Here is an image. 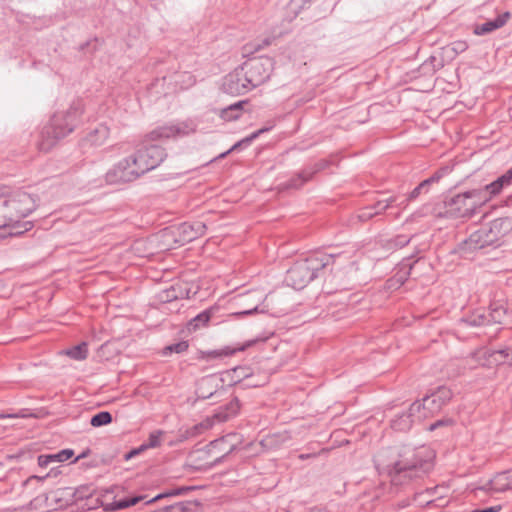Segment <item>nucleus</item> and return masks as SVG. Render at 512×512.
Masks as SVG:
<instances>
[{
  "mask_svg": "<svg viewBox=\"0 0 512 512\" xmlns=\"http://www.w3.org/2000/svg\"><path fill=\"white\" fill-rule=\"evenodd\" d=\"M186 134V130H173L172 134L151 130L140 147L120 160L106 173V181L109 184H119L137 180L157 168L167 157L166 149L160 144L154 143L155 141L164 143L171 137L177 138Z\"/></svg>",
  "mask_w": 512,
  "mask_h": 512,
  "instance_id": "1",
  "label": "nucleus"
},
{
  "mask_svg": "<svg viewBox=\"0 0 512 512\" xmlns=\"http://www.w3.org/2000/svg\"><path fill=\"white\" fill-rule=\"evenodd\" d=\"M374 462L378 470L388 474L395 486L420 478L432 468V462L423 459L418 449L406 445L380 450Z\"/></svg>",
  "mask_w": 512,
  "mask_h": 512,
  "instance_id": "2",
  "label": "nucleus"
},
{
  "mask_svg": "<svg viewBox=\"0 0 512 512\" xmlns=\"http://www.w3.org/2000/svg\"><path fill=\"white\" fill-rule=\"evenodd\" d=\"M326 253H314L299 260L287 271L286 281L294 289L304 288L314 279L325 276V266L332 262Z\"/></svg>",
  "mask_w": 512,
  "mask_h": 512,
  "instance_id": "3",
  "label": "nucleus"
},
{
  "mask_svg": "<svg viewBox=\"0 0 512 512\" xmlns=\"http://www.w3.org/2000/svg\"><path fill=\"white\" fill-rule=\"evenodd\" d=\"M332 262L325 266V285L328 293H334L352 288V280L357 271L355 262L345 252L327 254Z\"/></svg>",
  "mask_w": 512,
  "mask_h": 512,
  "instance_id": "4",
  "label": "nucleus"
},
{
  "mask_svg": "<svg viewBox=\"0 0 512 512\" xmlns=\"http://www.w3.org/2000/svg\"><path fill=\"white\" fill-rule=\"evenodd\" d=\"M7 208L12 222L11 234H22L33 227L31 221L22 222L37 207V197L25 191L18 190L12 193H5Z\"/></svg>",
  "mask_w": 512,
  "mask_h": 512,
  "instance_id": "5",
  "label": "nucleus"
},
{
  "mask_svg": "<svg viewBox=\"0 0 512 512\" xmlns=\"http://www.w3.org/2000/svg\"><path fill=\"white\" fill-rule=\"evenodd\" d=\"M452 391L446 386H438L426 394L421 401L411 404L412 411H418V421L439 413L452 399Z\"/></svg>",
  "mask_w": 512,
  "mask_h": 512,
  "instance_id": "6",
  "label": "nucleus"
},
{
  "mask_svg": "<svg viewBox=\"0 0 512 512\" xmlns=\"http://www.w3.org/2000/svg\"><path fill=\"white\" fill-rule=\"evenodd\" d=\"M247 79L246 83L254 89L265 83L274 69V60L268 56H258L247 59L242 65Z\"/></svg>",
  "mask_w": 512,
  "mask_h": 512,
  "instance_id": "7",
  "label": "nucleus"
},
{
  "mask_svg": "<svg viewBox=\"0 0 512 512\" xmlns=\"http://www.w3.org/2000/svg\"><path fill=\"white\" fill-rule=\"evenodd\" d=\"M495 244L486 226H482L458 245L457 252L461 257L468 258L472 252Z\"/></svg>",
  "mask_w": 512,
  "mask_h": 512,
  "instance_id": "8",
  "label": "nucleus"
},
{
  "mask_svg": "<svg viewBox=\"0 0 512 512\" xmlns=\"http://www.w3.org/2000/svg\"><path fill=\"white\" fill-rule=\"evenodd\" d=\"M246 79L244 70L239 66L223 78L221 89L224 93L232 96L245 94L253 89L249 83H246Z\"/></svg>",
  "mask_w": 512,
  "mask_h": 512,
  "instance_id": "9",
  "label": "nucleus"
},
{
  "mask_svg": "<svg viewBox=\"0 0 512 512\" xmlns=\"http://www.w3.org/2000/svg\"><path fill=\"white\" fill-rule=\"evenodd\" d=\"M444 209L446 217L449 218H470L473 216V206L470 205L465 192L446 197Z\"/></svg>",
  "mask_w": 512,
  "mask_h": 512,
  "instance_id": "10",
  "label": "nucleus"
},
{
  "mask_svg": "<svg viewBox=\"0 0 512 512\" xmlns=\"http://www.w3.org/2000/svg\"><path fill=\"white\" fill-rule=\"evenodd\" d=\"M512 490V469L496 473L485 485L473 490L478 496L479 492L503 493Z\"/></svg>",
  "mask_w": 512,
  "mask_h": 512,
  "instance_id": "11",
  "label": "nucleus"
},
{
  "mask_svg": "<svg viewBox=\"0 0 512 512\" xmlns=\"http://www.w3.org/2000/svg\"><path fill=\"white\" fill-rule=\"evenodd\" d=\"M332 164L330 159H321L312 165L304 167L294 177L288 180L286 187L298 189L312 179L313 175L327 169Z\"/></svg>",
  "mask_w": 512,
  "mask_h": 512,
  "instance_id": "12",
  "label": "nucleus"
},
{
  "mask_svg": "<svg viewBox=\"0 0 512 512\" xmlns=\"http://www.w3.org/2000/svg\"><path fill=\"white\" fill-rule=\"evenodd\" d=\"M223 379L215 374L202 377L196 386V395L199 399H209L213 397L219 389H223Z\"/></svg>",
  "mask_w": 512,
  "mask_h": 512,
  "instance_id": "13",
  "label": "nucleus"
},
{
  "mask_svg": "<svg viewBox=\"0 0 512 512\" xmlns=\"http://www.w3.org/2000/svg\"><path fill=\"white\" fill-rule=\"evenodd\" d=\"M489 317L491 323L512 326V307L505 301H493L489 306Z\"/></svg>",
  "mask_w": 512,
  "mask_h": 512,
  "instance_id": "14",
  "label": "nucleus"
},
{
  "mask_svg": "<svg viewBox=\"0 0 512 512\" xmlns=\"http://www.w3.org/2000/svg\"><path fill=\"white\" fill-rule=\"evenodd\" d=\"M74 489L71 487H62L49 492L46 495V501L49 506L55 510L65 509L74 505Z\"/></svg>",
  "mask_w": 512,
  "mask_h": 512,
  "instance_id": "15",
  "label": "nucleus"
},
{
  "mask_svg": "<svg viewBox=\"0 0 512 512\" xmlns=\"http://www.w3.org/2000/svg\"><path fill=\"white\" fill-rule=\"evenodd\" d=\"M72 131L73 130H41L37 140V147L40 151L48 152Z\"/></svg>",
  "mask_w": 512,
  "mask_h": 512,
  "instance_id": "16",
  "label": "nucleus"
},
{
  "mask_svg": "<svg viewBox=\"0 0 512 512\" xmlns=\"http://www.w3.org/2000/svg\"><path fill=\"white\" fill-rule=\"evenodd\" d=\"M486 229L497 244L505 235L512 231V219L509 217L494 219L486 226Z\"/></svg>",
  "mask_w": 512,
  "mask_h": 512,
  "instance_id": "17",
  "label": "nucleus"
},
{
  "mask_svg": "<svg viewBox=\"0 0 512 512\" xmlns=\"http://www.w3.org/2000/svg\"><path fill=\"white\" fill-rule=\"evenodd\" d=\"M240 408L241 405L238 397H233L230 402L218 407L215 410L214 414L212 415V419L217 423L226 422L238 415Z\"/></svg>",
  "mask_w": 512,
  "mask_h": 512,
  "instance_id": "18",
  "label": "nucleus"
},
{
  "mask_svg": "<svg viewBox=\"0 0 512 512\" xmlns=\"http://www.w3.org/2000/svg\"><path fill=\"white\" fill-rule=\"evenodd\" d=\"M240 408L241 405L238 397H233L230 402L218 407L215 410L214 414L212 415V419L217 423L226 422L238 415Z\"/></svg>",
  "mask_w": 512,
  "mask_h": 512,
  "instance_id": "19",
  "label": "nucleus"
},
{
  "mask_svg": "<svg viewBox=\"0 0 512 512\" xmlns=\"http://www.w3.org/2000/svg\"><path fill=\"white\" fill-rule=\"evenodd\" d=\"M512 17L509 11L499 14L496 18L487 20L486 22L476 25L474 34L485 35L503 27L507 21Z\"/></svg>",
  "mask_w": 512,
  "mask_h": 512,
  "instance_id": "20",
  "label": "nucleus"
},
{
  "mask_svg": "<svg viewBox=\"0 0 512 512\" xmlns=\"http://www.w3.org/2000/svg\"><path fill=\"white\" fill-rule=\"evenodd\" d=\"M415 420H418V411H412L410 406L407 412L396 415L390 426L395 431L406 432L410 430Z\"/></svg>",
  "mask_w": 512,
  "mask_h": 512,
  "instance_id": "21",
  "label": "nucleus"
},
{
  "mask_svg": "<svg viewBox=\"0 0 512 512\" xmlns=\"http://www.w3.org/2000/svg\"><path fill=\"white\" fill-rule=\"evenodd\" d=\"M467 199L470 202V205L473 206V215L476 213L477 209L483 206L492 196L490 194V190H486V185L483 188L473 189L465 192Z\"/></svg>",
  "mask_w": 512,
  "mask_h": 512,
  "instance_id": "22",
  "label": "nucleus"
},
{
  "mask_svg": "<svg viewBox=\"0 0 512 512\" xmlns=\"http://www.w3.org/2000/svg\"><path fill=\"white\" fill-rule=\"evenodd\" d=\"M144 499H146L145 495L129 496L120 500H114L110 503L100 502V504L105 511H117L134 506Z\"/></svg>",
  "mask_w": 512,
  "mask_h": 512,
  "instance_id": "23",
  "label": "nucleus"
},
{
  "mask_svg": "<svg viewBox=\"0 0 512 512\" xmlns=\"http://www.w3.org/2000/svg\"><path fill=\"white\" fill-rule=\"evenodd\" d=\"M206 225L201 221H196L191 224L183 223L180 226L181 233L184 241H192L199 236H202L205 232Z\"/></svg>",
  "mask_w": 512,
  "mask_h": 512,
  "instance_id": "24",
  "label": "nucleus"
},
{
  "mask_svg": "<svg viewBox=\"0 0 512 512\" xmlns=\"http://www.w3.org/2000/svg\"><path fill=\"white\" fill-rule=\"evenodd\" d=\"M443 176V171L435 172L431 177L422 181L418 186H416L409 194L408 198L405 199L400 204L413 201L419 197L421 193H427L431 184L438 182Z\"/></svg>",
  "mask_w": 512,
  "mask_h": 512,
  "instance_id": "25",
  "label": "nucleus"
},
{
  "mask_svg": "<svg viewBox=\"0 0 512 512\" xmlns=\"http://www.w3.org/2000/svg\"><path fill=\"white\" fill-rule=\"evenodd\" d=\"M216 311H217L216 307H210V308L202 311L198 315H196L194 318H192L188 322V324H187L188 331L192 332V331H196L202 327H206Z\"/></svg>",
  "mask_w": 512,
  "mask_h": 512,
  "instance_id": "26",
  "label": "nucleus"
},
{
  "mask_svg": "<svg viewBox=\"0 0 512 512\" xmlns=\"http://www.w3.org/2000/svg\"><path fill=\"white\" fill-rule=\"evenodd\" d=\"M266 130H257L256 132L252 133L251 135L237 141L234 145L231 146L227 151L220 153L217 157L212 159L210 162H214L218 159H223L227 155H229L231 152L234 151H240L246 147H248L258 136L260 133L265 132Z\"/></svg>",
  "mask_w": 512,
  "mask_h": 512,
  "instance_id": "27",
  "label": "nucleus"
},
{
  "mask_svg": "<svg viewBox=\"0 0 512 512\" xmlns=\"http://www.w3.org/2000/svg\"><path fill=\"white\" fill-rule=\"evenodd\" d=\"M83 112V104L81 100L74 101L70 108L64 115L65 124L63 125H54L52 128H73L74 120L79 117Z\"/></svg>",
  "mask_w": 512,
  "mask_h": 512,
  "instance_id": "28",
  "label": "nucleus"
},
{
  "mask_svg": "<svg viewBox=\"0 0 512 512\" xmlns=\"http://www.w3.org/2000/svg\"><path fill=\"white\" fill-rule=\"evenodd\" d=\"M109 130H91L82 140L83 146H102L108 139Z\"/></svg>",
  "mask_w": 512,
  "mask_h": 512,
  "instance_id": "29",
  "label": "nucleus"
},
{
  "mask_svg": "<svg viewBox=\"0 0 512 512\" xmlns=\"http://www.w3.org/2000/svg\"><path fill=\"white\" fill-rule=\"evenodd\" d=\"M244 349H245V347H241L238 349L225 347V348L218 349V350L201 351L199 359L208 360V361L212 360V359H221L224 357L232 356L233 354L236 353V351H242Z\"/></svg>",
  "mask_w": 512,
  "mask_h": 512,
  "instance_id": "30",
  "label": "nucleus"
},
{
  "mask_svg": "<svg viewBox=\"0 0 512 512\" xmlns=\"http://www.w3.org/2000/svg\"><path fill=\"white\" fill-rule=\"evenodd\" d=\"M512 175L509 171L498 177L495 181L486 185V190H490V194L497 195L501 192L504 186L511 184Z\"/></svg>",
  "mask_w": 512,
  "mask_h": 512,
  "instance_id": "31",
  "label": "nucleus"
},
{
  "mask_svg": "<svg viewBox=\"0 0 512 512\" xmlns=\"http://www.w3.org/2000/svg\"><path fill=\"white\" fill-rule=\"evenodd\" d=\"M200 503L197 501H182L165 506L168 512H197Z\"/></svg>",
  "mask_w": 512,
  "mask_h": 512,
  "instance_id": "32",
  "label": "nucleus"
},
{
  "mask_svg": "<svg viewBox=\"0 0 512 512\" xmlns=\"http://www.w3.org/2000/svg\"><path fill=\"white\" fill-rule=\"evenodd\" d=\"M193 489H194V487H192V486H182V487L170 489V490L160 493V494L156 495L155 497L147 500L145 502V504H152L154 502H157L161 499L168 498V497L184 495Z\"/></svg>",
  "mask_w": 512,
  "mask_h": 512,
  "instance_id": "33",
  "label": "nucleus"
},
{
  "mask_svg": "<svg viewBox=\"0 0 512 512\" xmlns=\"http://www.w3.org/2000/svg\"><path fill=\"white\" fill-rule=\"evenodd\" d=\"M5 192L0 188V228L10 227L12 229V222L6 205Z\"/></svg>",
  "mask_w": 512,
  "mask_h": 512,
  "instance_id": "34",
  "label": "nucleus"
},
{
  "mask_svg": "<svg viewBox=\"0 0 512 512\" xmlns=\"http://www.w3.org/2000/svg\"><path fill=\"white\" fill-rule=\"evenodd\" d=\"M464 322L470 326H481L491 323L489 313L486 314L482 310H476L471 315H468Z\"/></svg>",
  "mask_w": 512,
  "mask_h": 512,
  "instance_id": "35",
  "label": "nucleus"
},
{
  "mask_svg": "<svg viewBox=\"0 0 512 512\" xmlns=\"http://www.w3.org/2000/svg\"><path fill=\"white\" fill-rule=\"evenodd\" d=\"M66 354L74 360H84L88 356V346L86 342L73 346L66 351Z\"/></svg>",
  "mask_w": 512,
  "mask_h": 512,
  "instance_id": "36",
  "label": "nucleus"
},
{
  "mask_svg": "<svg viewBox=\"0 0 512 512\" xmlns=\"http://www.w3.org/2000/svg\"><path fill=\"white\" fill-rule=\"evenodd\" d=\"M112 420L113 418L110 412L100 411L92 416L90 424L93 427H101L110 424Z\"/></svg>",
  "mask_w": 512,
  "mask_h": 512,
  "instance_id": "37",
  "label": "nucleus"
},
{
  "mask_svg": "<svg viewBox=\"0 0 512 512\" xmlns=\"http://www.w3.org/2000/svg\"><path fill=\"white\" fill-rule=\"evenodd\" d=\"M164 432L162 430H156L149 434L147 441L142 443V447L146 451L147 449L157 448L161 445V438Z\"/></svg>",
  "mask_w": 512,
  "mask_h": 512,
  "instance_id": "38",
  "label": "nucleus"
},
{
  "mask_svg": "<svg viewBox=\"0 0 512 512\" xmlns=\"http://www.w3.org/2000/svg\"><path fill=\"white\" fill-rule=\"evenodd\" d=\"M491 355L499 356L496 358L502 364L512 366V346H507L503 349L494 351Z\"/></svg>",
  "mask_w": 512,
  "mask_h": 512,
  "instance_id": "39",
  "label": "nucleus"
},
{
  "mask_svg": "<svg viewBox=\"0 0 512 512\" xmlns=\"http://www.w3.org/2000/svg\"><path fill=\"white\" fill-rule=\"evenodd\" d=\"M419 261H420V258L415 260L413 263H407L406 265L409 266V271L404 273L403 275H396L393 278L389 279L388 280L389 287H393L396 285H397V287L402 286L407 279V275L411 273V270L414 268V265L417 264Z\"/></svg>",
  "mask_w": 512,
  "mask_h": 512,
  "instance_id": "40",
  "label": "nucleus"
},
{
  "mask_svg": "<svg viewBox=\"0 0 512 512\" xmlns=\"http://www.w3.org/2000/svg\"><path fill=\"white\" fill-rule=\"evenodd\" d=\"M396 200V197H390L386 200H379L370 207L374 208L373 211L377 212V215H380L384 213L389 207H391L396 202Z\"/></svg>",
  "mask_w": 512,
  "mask_h": 512,
  "instance_id": "41",
  "label": "nucleus"
},
{
  "mask_svg": "<svg viewBox=\"0 0 512 512\" xmlns=\"http://www.w3.org/2000/svg\"><path fill=\"white\" fill-rule=\"evenodd\" d=\"M189 347L188 341L182 340L177 343L171 344L167 347H165V353H183L185 352Z\"/></svg>",
  "mask_w": 512,
  "mask_h": 512,
  "instance_id": "42",
  "label": "nucleus"
},
{
  "mask_svg": "<svg viewBox=\"0 0 512 512\" xmlns=\"http://www.w3.org/2000/svg\"><path fill=\"white\" fill-rule=\"evenodd\" d=\"M74 497H73V500H74V504H76L78 501L80 500H84V499H87V500H93L91 498V493L89 491V488L86 487V486H81L77 489H74Z\"/></svg>",
  "mask_w": 512,
  "mask_h": 512,
  "instance_id": "43",
  "label": "nucleus"
},
{
  "mask_svg": "<svg viewBox=\"0 0 512 512\" xmlns=\"http://www.w3.org/2000/svg\"><path fill=\"white\" fill-rule=\"evenodd\" d=\"M52 456L53 462H65L69 460L74 455V450L72 449H63L55 454H50Z\"/></svg>",
  "mask_w": 512,
  "mask_h": 512,
  "instance_id": "44",
  "label": "nucleus"
},
{
  "mask_svg": "<svg viewBox=\"0 0 512 512\" xmlns=\"http://www.w3.org/2000/svg\"><path fill=\"white\" fill-rule=\"evenodd\" d=\"M454 420L452 418H443L435 421L434 423L430 424L428 427L429 431H434L436 429L442 428V427H452L454 425Z\"/></svg>",
  "mask_w": 512,
  "mask_h": 512,
  "instance_id": "45",
  "label": "nucleus"
},
{
  "mask_svg": "<svg viewBox=\"0 0 512 512\" xmlns=\"http://www.w3.org/2000/svg\"><path fill=\"white\" fill-rule=\"evenodd\" d=\"M410 241L411 238L405 235H397L394 239H392L391 245L395 248H403L408 245Z\"/></svg>",
  "mask_w": 512,
  "mask_h": 512,
  "instance_id": "46",
  "label": "nucleus"
},
{
  "mask_svg": "<svg viewBox=\"0 0 512 512\" xmlns=\"http://www.w3.org/2000/svg\"><path fill=\"white\" fill-rule=\"evenodd\" d=\"M373 209L374 208H371L370 206L363 208L358 214L359 220L364 222L377 216V212H374Z\"/></svg>",
  "mask_w": 512,
  "mask_h": 512,
  "instance_id": "47",
  "label": "nucleus"
},
{
  "mask_svg": "<svg viewBox=\"0 0 512 512\" xmlns=\"http://www.w3.org/2000/svg\"><path fill=\"white\" fill-rule=\"evenodd\" d=\"M239 117H240V114L237 112H233L232 108H224V109H222V111L220 113V118H222L223 120H227V121H230L233 119H238Z\"/></svg>",
  "mask_w": 512,
  "mask_h": 512,
  "instance_id": "48",
  "label": "nucleus"
},
{
  "mask_svg": "<svg viewBox=\"0 0 512 512\" xmlns=\"http://www.w3.org/2000/svg\"><path fill=\"white\" fill-rule=\"evenodd\" d=\"M144 448L142 447V445H140L139 447L137 448H133L131 449L129 452H127L125 455H124V460L125 461H128L134 457H136L137 455H140L142 452H144Z\"/></svg>",
  "mask_w": 512,
  "mask_h": 512,
  "instance_id": "49",
  "label": "nucleus"
},
{
  "mask_svg": "<svg viewBox=\"0 0 512 512\" xmlns=\"http://www.w3.org/2000/svg\"><path fill=\"white\" fill-rule=\"evenodd\" d=\"M50 463H53L52 456L50 454L39 455L38 456V465L42 468L47 467Z\"/></svg>",
  "mask_w": 512,
  "mask_h": 512,
  "instance_id": "50",
  "label": "nucleus"
},
{
  "mask_svg": "<svg viewBox=\"0 0 512 512\" xmlns=\"http://www.w3.org/2000/svg\"><path fill=\"white\" fill-rule=\"evenodd\" d=\"M235 448H236V446L232 444L227 452H225L222 456L216 458L213 461L212 466H216V465L220 464L225 459V457L227 455H229L230 453H232L235 450Z\"/></svg>",
  "mask_w": 512,
  "mask_h": 512,
  "instance_id": "51",
  "label": "nucleus"
},
{
  "mask_svg": "<svg viewBox=\"0 0 512 512\" xmlns=\"http://www.w3.org/2000/svg\"><path fill=\"white\" fill-rule=\"evenodd\" d=\"M468 48V45L465 42H455L453 44V50L457 53H461Z\"/></svg>",
  "mask_w": 512,
  "mask_h": 512,
  "instance_id": "52",
  "label": "nucleus"
},
{
  "mask_svg": "<svg viewBox=\"0 0 512 512\" xmlns=\"http://www.w3.org/2000/svg\"><path fill=\"white\" fill-rule=\"evenodd\" d=\"M264 312H265L264 309L259 310L258 306H255V307H253L251 309H247V310L238 312L237 314L238 315H251L253 313H264Z\"/></svg>",
  "mask_w": 512,
  "mask_h": 512,
  "instance_id": "53",
  "label": "nucleus"
},
{
  "mask_svg": "<svg viewBox=\"0 0 512 512\" xmlns=\"http://www.w3.org/2000/svg\"><path fill=\"white\" fill-rule=\"evenodd\" d=\"M501 510V505L487 507L484 509H475L471 512H499Z\"/></svg>",
  "mask_w": 512,
  "mask_h": 512,
  "instance_id": "54",
  "label": "nucleus"
},
{
  "mask_svg": "<svg viewBox=\"0 0 512 512\" xmlns=\"http://www.w3.org/2000/svg\"><path fill=\"white\" fill-rule=\"evenodd\" d=\"M90 449H86L84 450L80 455H78L73 461L72 463H76L77 461H79L80 459H83V458H86L89 454H90Z\"/></svg>",
  "mask_w": 512,
  "mask_h": 512,
  "instance_id": "55",
  "label": "nucleus"
},
{
  "mask_svg": "<svg viewBox=\"0 0 512 512\" xmlns=\"http://www.w3.org/2000/svg\"><path fill=\"white\" fill-rule=\"evenodd\" d=\"M227 437H228V436H226V437H222V438H219V439H216V440L212 441V442L210 443V445H211L212 447H217V446H219V445H221V444H224V443L226 442Z\"/></svg>",
  "mask_w": 512,
  "mask_h": 512,
  "instance_id": "56",
  "label": "nucleus"
},
{
  "mask_svg": "<svg viewBox=\"0 0 512 512\" xmlns=\"http://www.w3.org/2000/svg\"><path fill=\"white\" fill-rule=\"evenodd\" d=\"M245 102L243 101H240L238 103H235V104H232L230 105L228 108H232L233 109V112H237L239 114H241V110H240V107L242 106V104H244Z\"/></svg>",
  "mask_w": 512,
  "mask_h": 512,
  "instance_id": "57",
  "label": "nucleus"
},
{
  "mask_svg": "<svg viewBox=\"0 0 512 512\" xmlns=\"http://www.w3.org/2000/svg\"><path fill=\"white\" fill-rule=\"evenodd\" d=\"M48 476H49V474H47V475H45V476H43V477L33 475V476L29 477V478L25 481V484L29 483V482H30V481H32V480L43 481V480H44V479H46Z\"/></svg>",
  "mask_w": 512,
  "mask_h": 512,
  "instance_id": "58",
  "label": "nucleus"
},
{
  "mask_svg": "<svg viewBox=\"0 0 512 512\" xmlns=\"http://www.w3.org/2000/svg\"><path fill=\"white\" fill-rule=\"evenodd\" d=\"M397 505H398L399 508H405L406 506L409 505V502L403 500V501L399 502Z\"/></svg>",
  "mask_w": 512,
  "mask_h": 512,
  "instance_id": "59",
  "label": "nucleus"
},
{
  "mask_svg": "<svg viewBox=\"0 0 512 512\" xmlns=\"http://www.w3.org/2000/svg\"><path fill=\"white\" fill-rule=\"evenodd\" d=\"M310 457H311V454H300L299 455V458L302 459V460L308 459Z\"/></svg>",
  "mask_w": 512,
  "mask_h": 512,
  "instance_id": "60",
  "label": "nucleus"
},
{
  "mask_svg": "<svg viewBox=\"0 0 512 512\" xmlns=\"http://www.w3.org/2000/svg\"><path fill=\"white\" fill-rule=\"evenodd\" d=\"M308 512H327V511H325L323 509H319V508H313V509L309 510Z\"/></svg>",
  "mask_w": 512,
  "mask_h": 512,
  "instance_id": "61",
  "label": "nucleus"
},
{
  "mask_svg": "<svg viewBox=\"0 0 512 512\" xmlns=\"http://www.w3.org/2000/svg\"><path fill=\"white\" fill-rule=\"evenodd\" d=\"M270 42H271V41H270V39H268V38H267V39H265V40H263V46H268V45L270 44Z\"/></svg>",
  "mask_w": 512,
  "mask_h": 512,
  "instance_id": "62",
  "label": "nucleus"
},
{
  "mask_svg": "<svg viewBox=\"0 0 512 512\" xmlns=\"http://www.w3.org/2000/svg\"><path fill=\"white\" fill-rule=\"evenodd\" d=\"M8 417H14V416L13 415L0 414V419L8 418Z\"/></svg>",
  "mask_w": 512,
  "mask_h": 512,
  "instance_id": "63",
  "label": "nucleus"
},
{
  "mask_svg": "<svg viewBox=\"0 0 512 512\" xmlns=\"http://www.w3.org/2000/svg\"><path fill=\"white\" fill-rule=\"evenodd\" d=\"M262 46L261 45H257L255 50H259Z\"/></svg>",
  "mask_w": 512,
  "mask_h": 512,
  "instance_id": "64",
  "label": "nucleus"
}]
</instances>
